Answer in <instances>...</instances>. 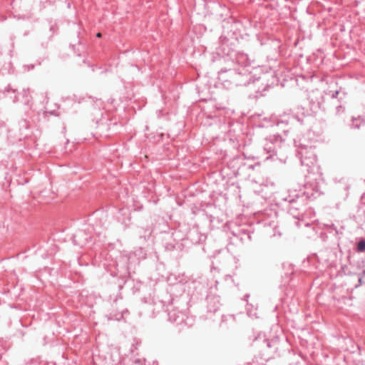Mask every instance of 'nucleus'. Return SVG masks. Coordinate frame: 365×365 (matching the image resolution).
I'll list each match as a JSON object with an SVG mask.
<instances>
[{
  "label": "nucleus",
  "instance_id": "nucleus-1",
  "mask_svg": "<svg viewBox=\"0 0 365 365\" xmlns=\"http://www.w3.org/2000/svg\"><path fill=\"white\" fill-rule=\"evenodd\" d=\"M357 247H358L359 251H360V252L364 251L365 250V241L364 240L360 241L358 243Z\"/></svg>",
  "mask_w": 365,
  "mask_h": 365
},
{
  "label": "nucleus",
  "instance_id": "nucleus-2",
  "mask_svg": "<svg viewBox=\"0 0 365 365\" xmlns=\"http://www.w3.org/2000/svg\"><path fill=\"white\" fill-rule=\"evenodd\" d=\"M96 36H97L98 38H101V33H98V34H96Z\"/></svg>",
  "mask_w": 365,
  "mask_h": 365
}]
</instances>
